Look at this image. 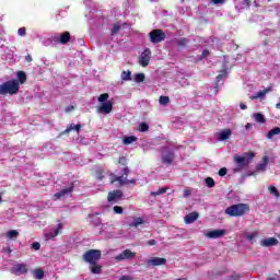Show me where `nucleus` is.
<instances>
[{
    "label": "nucleus",
    "mask_w": 280,
    "mask_h": 280,
    "mask_svg": "<svg viewBox=\"0 0 280 280\" xmlns=\"http://www.w3.org/2000/svg\"><path fill=\"white\" fill-rule=\"evenodd\" d=\"M110 229V225L108 223H105L102 225L101 231H108Z\"/></svg>",
    "instance_id": "3c124183"
},
{
    "label": "nucleus",
    "mask_w": 280,
    "mask_h": 280,
    "mask_svg": "<svg viewBox=\"0 0 280 280\" xmlns=\"http://www.w3.org/2000/svg\"><path fill=\"white\" fill-rule=\"evenodd\" d=\"M211 1L214 5H220V4L222 5V4L226 3V0H211Z\"/></svg>",
    "instance_id": "49530a36"
},
{
    "label": "nucleus",
    "mask_w": 280,
    "mask_h": 280,
    "mask_svg": "<svg viewBox=\"0 0 280 280\" xmlns=\"http://www.w3.org/2000/svg\"><path fill=\"white\" fill-rule=\"evenodd\" d=\"M108 97H109L108 93L101 94V95L98 96V102H100L101 104H104V103L108 102Z\"/></svg>",
    "instance_id": "c9c22d12"
},
{
    "label": "nucleus",
    "mask_w": 280,
    "mask_h": 280,
    "mask_svg": "<svg viewBox=\"0 0 280 280\" xmlns=\"http://www.w3.org/2000/svg\"><path fill=\"white\" fill-rule=\"evenodd\" d=\"M163 163H166V165L172 164V161H174V152H166L162 155Z\"/></svg>",
    "instance_id": "412c9836"
},
{
    "label": "nucleus",
    "mask_w": 280,
    "mask_h": 280,
    "mask_svg": "<svg viewBox=\"0 0 280 280\" xmlns=\"http://www.w3.org/2000/svg\"><path fill=\"white\" fill-rule=\"evenodd\" d=\"M18 79L20 80V84H24L25 80H27V75L23 71L18 72Z\"/></svg>",
    "instance_id": "72a5a7b5"
},
{
    "label": "nucleus",
    "mask_w": 280,
    "mask_h": 280,
    "mask_svg": "<svg viewBox=\"0 0 280 280\" xmlns=\"http://www.w3.org/2000/svg\"><path fill=\"white\" fill-rule=\"evenodd\" d=\"M121 196H124V192L121 190H114L108 194L107 200L108 202H117L121 200Z\"/></svg>",
    "instance_id": "2eb2a0df"
},
{
    "label": "nucleus",
    "mask_w": 280,
    "mask_h": 280,
    "mask_svg": "<svg viewBox=\"0 0 280 280\" xmlns=\"http://www.w3.org/2000/svg\"><path fill=\"white\" fill-rule=\"evenodd\" d=\"M149 38L152 43H163L165 40V33L161 30H153L149 33Z\"/></svg>",
    "instance_id": "0eeeda50"
},
{
    "label": "nucleus",
    "mask_w": 280,
    "mask_h": 280,
    "mask_svg": "<svg viewBox=\"0 0 280 280\" xmlns=\"http://www.w3.org/2000/svg\"><path fill=\"white\" fill-rule=\"evenodd\" d=\"M270 93V89H266L262 91L257 92L256 94L250 96V100H261L262 97H266Z\"/></svg>",
    "instance_id": "4be33fe9"
},
{
    "label": "nucleus",
    "mask_w": 280,
    "mask_h": 280,
    "mask_svg": "<svg viewBox=\"0 0 280 280\" xmlns=\"http://www.w3.org/2000/svg\"><path fill=\"white\" fill-rule=\"evenodd\" d=\"M219 176H226V167L220 168Z\"/></svg>",
    "instance_id": "8fccbe9b"
},
{
    "label": "nucleus",
    "mask_w": 280,
    "mask_h": 280,
    "mask_svg": "<svg viewBox=\"0 0 280 280\" xmlns=\"http://www.w3.org/2000/svg\"><path fill=\"white\" fill-rule=\"evenodd\" d=\"M140 224H143V219L142 218H136L133 222L130 224V226H139Z\"/></svg>",
    "instance_id": "ea45409f"
},
{
    "label": "nucleus",
    "mask_w": 280,
    "mask_h": 280,
    "mask_svg": "<svg viewBox=\"0 0 280 280\" xmlns=\"http://www.w3.org/2000/svg\"><path fill=\"white\" fill-rule=\"evenodd\" d=\"M231 135H233L231 129H223L217 133V139L218 141H226V139H231Z\"/></svg>",
    "instance_id": "4468645a"
},
{
    "label": "nucleus",
    "mask_w": 280,
    "mask_h": 280,
    "mask_svg": "<svg viewBox=\"0 0 280 280\" xmlns=\"http://www.w3.org/2000/svg\"><path fill=\"white\" fill-rule=\"evenodd\" d=\"M114 212L118 213V214H121L124 213V208L119 207V206H115L114 207Z\"/></svg>",
    "instance_id": "a18cd8bd"
},
{
    "label": "nucleus",
    "mask_w": 280,
    "mask_h": 280,
    "mask_svg": "<svg viewBox=\"0 0 280 280\" xmlns=\"http://www.w3.org/2000/svg\"><path fill=\"white\" fill-rule=\"evenodd\" d=\"M240 108H241V110H246L247 106L245 103H241Z\"/></svg>",
    "instance_id": "13d9d810"
},
{
    "label": "nucleus",
    "mask_w": 280,
    "mask_h": 280,
    "mask_svg": "<svg viewBox=\"0 0 280 280\" xmlns=\"http://www.w3.org/2000/svg\"><path fill=\"white\" fill-rule=\"evenodd\" d=\"M90 266H91L90 270L93 275H100V272H102V266L97 265V262Z\"/></svg>",
    "instance_id": "cd10ccee"
},
{
    "label": "nucleus",
    "mask_w": 280,
    "mask_h": 280,
    "mask_svg": "<svg viewBox=\"0 0 280 280\" xmlns=\"http://www.w3.org/2000/svg\"><path fill=\"white\" fill-rule=\"evenodd\" d=\"M268 191L271 196H275V198H279V190L275 186H268Z\"/></svg>",
    "instance_id": "c756f323"
},
{
    "label": "nucleus",
    "mask_w": 280,
    "mask_h": 280,
    "mask_svg": "<svg viewBox=\"0 0 280 280\" xmlns=\"http://www.w3.org/2000/svg\"><path fill=\"white\" fill-rule=\"evenodd\" d=\"M268 280H279L278 278H268Z\"/></svg>",
    "instance_id": "338daca9"
},
{
    "label": "nucleus",
    "mask_w": 280,
    "mask_h": 280,
    "mask_svg": "<svg viewBox=\"0 0 280 280\" xmlns=\"http://www.w3.org/2000/svg\"><path fill=\"white\" fill-rule=\"evenodd\" d=\"M206 185L209 188L215 187V180H213V178H211V177H208V178H206Z\"/></svg>",
    "instance_id": "a19ab883"
},
{
    "label": "nucleus",
    "mask_w": 280,
    "mask_h": 280,
    "mask_svg": "<svg viewBox=\"0 0 280 280\" xmlns=\"http://www.w3.org/2000/svg\"><path fill=\"white\" fill-rule=\"evenodd\" d=\"M278 222H280V217L278 218Z\"/></svg>",
    "instance_id": "774afa93"
},
{
    "label": "nucleus",
    "mask_w": 280,
    "mask_h": 280,
    "mask_svg": "<svg viewBox=\"0 0 280 280\" xmlns=\"http://www.w3.org/2000/svg\"><path fill=\"white\" fill-rule=\"evenodd\" d=\"M224 235H226V230H213L206 233L208 240H220V237H224Z\"/></svg>",
    "instance_id": "f8f14e48"
},
{
    "label": "nucleus",
    "mask_w": 280,
    "mask_h": 280,
    "mask_svg": "<svg viewBox=\"0 0 280 280\" xmlns=\"http://www.w3.org/2000/svg\"><path fill=\"white\" fill-rule=\"evenodd\" d=\"M232 280H240V275H237V273H236V275H233V276H232Z\"/></svg>",
    "instance_id": "052dcab7"
},
{
    "label": "nucleus",
    "mask_w": 280,
    "mask_h": 280,
    "mask_svg": "<svg viewBox=\"0 0 280 280\" xmlns=\"http://www.w3.org/2000/svg\"><path fill=\"white\" fill-rule=\"evenodd\" d=\"M137 254L130 249H125L122 253L115 257L116 261H128L130 259H135Z\"/></svg>",
    "instance_id": "1a4fd4ad"
},
{
    "label": "nucleus",
    "mask_w": 280,
    "mask_h": 280,
    "mask_svg": "<svg viewBox=\"0 0 280 280\" xmlns=\"http://www.w3.org/2000/svg\"><path fill=\"white\" fill-rule=\"evenodd\" d=\"M135 141H137V137L130 136V137H125L122 140V143L125 145H130V143H135Z\"/></svg>",
    "instance_id": "c85d7f7f"
},
{
    "label": "nucleus",
    "mask_w": 280,
    "mask_h": 280,
    "mask_svg": "<svg viewBox=\"0 0 280 280\" xmlns=\"http://www.w3.org/2000/svg\"><path fill=\"white\" fill-rule=\"evenodd\" d=\"M119 163H126V158H120Z\"/></svg>",
    "instance_id": "e2e57ef3"
},
{
    "label": "nucleus",
    "mask_w": 280,
    "mask_h": 280,
    "mask_svg": "<svg viewBox=\"0 0 280 280\" xmlns=\"http://www.w3.org/2000/svg\"><path fill=\"white\" fill-rule=\"evenodd\" d=\"M71 194H73V184H70L68 188H63L59 192L55 194V199L60 200V198H69Z\"/></svg>",
    "instance_id": "9b49d317"
},
{
    "label": "nucleus",
    "mask_w": 280,
    "mask_h": 280,
    "mask_svg": "<svg viewBox=\"0 0 280 280\" xmlns=\"http://www.w3.org/2000/svg\"><path fill=\"white\" fill-rule=\"evenodd\" d=\"M279 244V241L275 237H267L260 241V246L264 248H270V246H277Z\"/></svg>",
    "instance_id": "ddd939ff"
},
{
    "label": "nucleus",
    "mask_w": 280,
    "mask_h": 280,
    "mask_svg": "<svg viewBox=\"0 0 280 280\" xmlns=\"http://www.w3.org/2000/svg\"><path fill=\"white\" fill-rule=\"evenodd\" d=\"M255 237H257V232L246 234V240H248L249 242H253V240H255Z\"/></svg>",
    "instance_id": "37998d69"
},
{
    "label": "nucleus",
    "mask_w": 280,
    "mask_h": 280,
    "mask_svg": "<svg viewBox=\"0 0 280 280\" xmlns=\"http://www.w3.org/2000/svg\"><path fill=\"white\" fill-rule=\"evenodd\" d=\"M84 1V3H85V5H91V0H83Z\"/></svg>",
    "instance_id": "69168bd1"
},
{
    "label": "nucleus",
    "mask_w": 280,
    "mask_h": 280,
    "mask_svg": "<svg viewBox=\"0 0 280 280\" xmlns=\"http://www.w3.org/2000/svg\"><path fill=\"white\" fill-rule=\"evenodd\" d=\"M159 102L161 106H167L170 104V96H160Z\"/></svg>",
    "instance_id": "f704fd0d"
},
{
    "label": "nucleus",
    "mask_w": 280,
    "mask_h": 280,
    "mask_svg": "<svg viewBox=\"0 0 280 280\" xmlns=\"http://www.w3.org/2000/svg\"><path fill=\"white\" fill-rule=\"evenodd\" d=\"M122 174H124V176H128V174H130V170L128 167H125L122 170Z\"/></svg>",
    "instance_id": "864d4df0"
},
{
    "label": "nucleus",
    "mask_w": 280,
    "mask_h": 280,
    "mask_svg": "<svg viewBox=\"0 0 280 280\" xmlns=\"http://www.w3.org/2000/svg\"><path fill=\"white\" fill-rule=\"evenodd\" d=\"M209 56V50H203L201 54V58H207Z\"/></svg>",
    "instance_id": "6e6d98bb"
},
{
    "label": "nucleus",
    "mask_w": 280,
    "mask_h": 280,
    "mask_svg": "<svg viewBox=\"0 0 280 280\" xmlns=\"http://www.w3.org/2000/svg\"><path fill=\"white\" fill-rule=\"evenodd\" d=\"M96 113L100 115H110V113H113V102L107 101L105 103H101V105L96 107Z\"/></svg>",
    "instance_id": "6e6552de"
},
{
    "label": "nucleus",
    "mask_w": 280,
    "mask_h": 280,
    "mask_svg": "<svg viewBox=\"0 0 280 280\" xmlns=\"http://www.w3.org/2000/svg\"><path fill=\"white\" fill-rule=\"evenodd\" d=\"M150 58H152V51L150 50V48H147L140 56L139 62L141 67H148L150 65Z\"/></svg>",
    "instance_id": "9d476101"
},
{
    "label": "nucleus",
    "mask_w": 280,
    "mask_h": 280,
    "mask_svg": "<svg viewBox=\"0 0 280 280\" xmlns=\"http://www.w3.org/2000/svg\"><path fill=\"white\" fill-rule=\"evenodd\" d=\"M25 60H26V62H32V55H27V56L25 57Z\"/></svg>",
    "instance_id": "bf43d9fd"
},
{
    "label": "nucleus",
    "mask_w": 280,
    "mask_h": 280,
    "mask_svg": "<svg viewBox=\"0 0 280 280\" xmlns=\"http://www.w3.org/2000/svg\"><path fill=\"white\" fill-rule=\"evenodd\" d=\"M253 118L257 124H266V116L261 113L253 114Z\"/></svg>",
    "instance_id": "5701e85b"
},
{
    "label": "nucleus",
    "mask_w": 280,
    "mask_h": 280,
    "mask_svg": "<svg viewBox=\"0 0 280 280\" xmlns=\"http://www.w3.org/2000/svg\"><path fill=\"white\" fill-rule=\"evenodd\" d=\"M187 43H189V40L185 37L177 39L178 47H186Z\"/></svg>",
    "instance_id": "58836bf2"
},
{
    "label": "nucleus",
    "mask_w": 280,
    "mask_h": 280,
    "mask_svg": "<svg viewBox=\"0 0 280 280\" xmlns=\"http://www.w3.org/2000/svg\"><path fill=\"white\" fill-rule=\"evenodd\" d=\"M102 258V252L100 249H90L83 255L84 261L90 265H95Z\"/></svg>",
    "instance_id": "20e7f679"
},
{
    "label": "nucleus",
    "mask_w": 280,
    "mask_h": 280,
    "mask_svg": "<svg viewBox=\"0 0 280 280\" xmlns=\"http://www.w3.org/2000/svg\"><path fill=\"white\" fill-rule=\"evenodd\" d=\"M119 280H130V277H128V276H122Z\"/></svg>",
    "instance_id": "680f3d73"
},
{
    "label": "nucleus",
    "mask_w": 280,
    "mask_h": 280,
    "mask_svg": "<svg viewBox=\"0 0 280 280\" xmlns=\"http://www.w3.org/2000/svg\"><path fill=\"white\" fill-rule=\"evenodd\" d=\"M145 80V74L143 73H137L133 77V81L137 83L143 82Z\"/></svg>",
    "instance_id": "473e14b6"
},
{
    "label": "nucleus",
    "mask_w": 280,
    "mask_h": 280,
    "mask_svg": "<svg viewBox=\"0 0 280 280\" xmlns=\"http://www.w3.org/2000/svg\"><path fill=\"white\" fill-rule=\"evenodd\" d=\"M149 129H150V126H148V124L145 122L140 124V127H139L140 132H148Z\"/></svg>",
    "instance_id": "79ce46f5"
},
{
    "label": "nucleus",
    "mask_w": 280,
    "mask_h": 280,
    "mask_svg": "<svg viewBox=\"0 0 280 280\" xmlns=\"http://www.w3.org/2000/svg\"><path fill=\"white\" fill-rule=\"evenodd\" d=\"M226 78V72H223L217 77V81L220 82L221 80H224Z\"/></svg>",
    "instance_id": "09e8293b"
},
{
    "label": "nucleus",
    "mask_w": 280,
    "mask_h": 280,
    "mask_svg": "<svg viewBox=\"0 0 280 280\" xmlns=\"http://www.w3.org/2000/svg\"><path fill=\"white\" fill-rule=\"evenodd\" d=\"M184 220L186 224H194L198 220V212H190Z\"/></svg>",
    "instance_id": "6ab92c4d"
},
{
    "label": "nucleus",
    "mask_w": 280,
    "mask_h": 280,
    "mask_svg": "<svg viewBox=\"0 0 280 280\" xmlns=\"http://www.w3.org/2000/svg\"><path fill=\"white\" fill-rule=\"evenodd\" d=\"M69 40H71V34L69 32L56 34L50 38V43H59L60 45H67Z\"/></svg>",
    "instance_id": "423d86ee"
},
{
    "label": "nucleus",
    "mask_w": 280,
    "mask_h": 280,
    "mask_svg": "<svg viewBox=\"0 0 280 280\" xmlns=\"http://www.w3.org/2000/svg\"><path fill=\"white\" fill-rule=\"evenodd\" d=\"M249 211L250 206H248V203H237L225 209V213L230 215V218H242V215H246Z\"/></svg>",
    "instance_id": "f257e3e1"
},
{
    "label": "nucleus",
    "mask_w": 280,
    "mask_h": 280,
    "mask_svg": "<svg viewBox=\"0 0 280 280\" xmlns=\"http://www.w3.org/2000/svg\"><path fill=\"white\" fill-rule=\"evenodd\" d=\"M167 260L165 258L154 257L148 260V266H165Z\"/></svg>",
    "instance_id": "f3484780"
},
{
    "label": "nucleus",
    "mask_w": 280,
    "mask_h": 280,
    "mask_svg": "<svg viewBox=\"0 0 280 280\" xmlns=\"http://www.w3.org/2000/svg\"><path fill=\"white\" fill-rule=\"evenodd\" d=\"M18 34H19V36H25V34H26L25 27L19 28V30H18Z\"/></svg>",
    "instance_id": "de8ad7c7"
},
{
    "label": "nucleus",
    "mask_w": 280,
    "mask_h": 280,
    "mask_svg": "<svg viewBox=\"0 0 280 280\" xmlns=\"http://www.w3.org/2000/svg\"><path fill=\"white\" fill-rule=\"evenodd\" d=\"M66 110L67 113H71V110H73V106L68 107Z\"/></svg>",
    "instance_id": "0e129e2a"
},
{
    "label": "nucleus",
    "mask_w": 280,
    "mask_h": 280,
    "mask_svg": "<svg viewBox=\"0 0 280 280\" xmlns=\"http://www.w3.org/2000/svg\"><path fill=\"white\" fill-rule=\"evenodd\" d=\"M166 191H167V188H160L156 191H152L151 196H163V194H166Z\"/></svg>",
    "instance_id": "4c0bfd02"
},
{
    "label": "nucleus",
    "mask_w": 280,
    "mask_h": 280,
    "mask_svg": "<svg viewBox=\"0 0 280 280\" xmlns=\"http://www.w3.org/2000/svg\"><path fill=\"white\" fill-rule=\"evenodd\" d=\"M21 85L19 80H11L0 85V95H16Z\"/></svg>",
    "instance_id": "7ed1b4c3"
},
{
    "label": "nucleus",
    "mask_w": 280,
    "mask_h": 280,
    "mask_svg": "<svg viewBox=\"0 0 280 280\" xmlns=\"http://www.w3.org/2000/svg\"><path fill=\"white\" fill-rule=\"evenodd\" d=\"M253 159H255V153L253 152L245 153L244 156L235 155L234 163H236V167L234 168V173L237 174V172H242L244 167H248Z\"/></svg>",
    "instance_id": "f03ea898"
},
{
    "label": "nucleus",
    "mask_w": 280,
    "mask_h": 280,
    "mask_svg": "<svg viewBox=\"0 0 280 280\" xmlns=\"http://www.w3.org/2000/svg\"><path fill=\"white\" fill-rule=\"evenodd\" d=\"M89 219L90 223L93 224L94 226H100V224H102V219H100V217L97 215L90 214Z\"/></svg>",
    "instance_id": "393cba45"
},
{
    "label": "nucleus",
    "mask_w": 280,
    "mask_h": 280,
    "mask_svg": "<svg viewBox=\"0 0 280 280\" xmlns=\"http://www.w3.org/2000/svg\"><path fill=\"white\" fill-rule=\"evenodd\" d=\"M149 246H155L156 245V241L155 240H150L148 242Z\"/></svg>",
    "instance_id": "4d7b16f0"
},
{
    "label": "nucleus",
    "mask_w": 280,
    "mask_h": 280,
    "mask_svg": "<svg viewBox=\"0 0 280 280\" xmlns=\"http://www.w3.org/2000/svg\"><path fill=\"white\" fill-rule=\"evenodd\" d=\"M252 128H253V124L247 122V124L245 125V130H250Z\"/></svg>",
    "instance_id": "5fc2aeb1"
},
{
    "label": "nucleus",
    "mask_w": 280,
    "mask_h": 280,
    "mask_svg": "<svg viewBox=\"0 0 280 280\" xmlns=\"http://www.w3.org/2000/svg\"><path fill=\"white\" fill-rule=\"evenodd\" d=\"M82 128V126L79 124V125H70L69 128H67L65 130V133H69L70 130H75L77 132H80V129Z\"/></svg>",
    "instance_id": "2f4dec72"
},
{
    "label": "nucleus",
    "mask_w": 280,
    "mask_h": 280,
    "mask_svg": "<svg viewBox=\"0 0 280 280\" xmlns=\"http://www.w3.org/2000/svg\"><path fill=\"white\" fill-rule=\"evenodd\" d=\"M279 133H280V128L279 127H275L273 129L268 131V133L266 135V138L267 139H272L273 137H276Z\"/></svg>",
    "instance_id": "bb28decb"
},
{
    "label": "nucleus",
    "mask_w": 280,
    "mask_h": 280,
    "mask_svg": "<svg viewBox=\"0 0 280 280\" xmlns=\"http://www.w3.org/2000/svg\"><path fill=\"white\" fill-rule=\"evenodd\" d=\"M268 161H269L268 156L265 155V156L262 158L261 163H259V164L256 166L257 172H266V167H268Z\"/></svg>",
    "instance_id": "aec40b11"
},
{
    "label": "nucleus",
    "mask_w": 280,
    "mask_h": 280,
    "mask_svg": "<svg viewBox=\"0 0 280 280\" xmlns=\"http://www.w3.org/2000/svg\"><path fill=\"white\" fill-rule=\"evenodd\" d=\"M62 229H65L62 223L55 225L49 232L44 234L45 241L49 242L56 240V237L62 233Z\"/></svg>",
    "instance_id": "39448f33"
},
{
    "label": "nucleus",
    "mask_w": 280,
    "mask_h": 280,
    "mask_svg": "<svg viewBox=\"0 0 280 280\" xmlns=\"http://www.w3.org/2000/svg\"><path fill=\"white\" fill-rule=\"evenodd\" d=\"M43 277H45V271H43L42 269H36L34 271V279L40 280L43 279Z\"/></svg>",
    "instance_id": "7c9ffc66"
},
{
    "label": "nucleus",
    "mask_w": 280,
    "mask_h": 280,
    "mask_svg": "<svg viewBox=\"0 0 280 280\" xmlns=\"http://www.w3.org/2000/svg\"><path fill=\"white\" fill-rule=\"evenodd\" d=\"M33 250H40V243L34 242L31 246Z\"/></svg>",
    "instance_id": "c03bdc74"
},
{
    "label": "nucleus",
    "mask_w": 280,
    "mask_h": 280,
    "mask_svg": "<svg viewBox=\"0 0 280 280\" xmlns=\"http://www.w3.org/2000/svg\"><path fill=\"white\" fill-rule=\"evenodd\" d=\"M120 78L122 82H130V80H132V72H130V70L122 71Z\"/></svg>",
    "instance_id": "b1692460"
},
{
    "label": "nucleus",
    "mask_w": 280,
    "mask_h": 280,
    "mask_svg": "<svg viewBox=\"0 0 280 280\" xmlns=\"http://www.w3.org/2000/svg\"><path fill=\"white\" fill-rule=\"evenodd\" d=\"M119 30H121V24H119V23L114 24V26L112 28V36H115V34H119Z\"/></svg>",
    "instance_id": "e433bc0d"
},
{
    "label": "nucleus",
    "mask_w": 280,
    "mask_h": 280,
    "mask_svg": "<svg viewBox=\"0 0 280 280\" xmlns=\"http://www.w3.org/2000/svg\"><path fill=\"white\" fill-rule=\"evenodd\" d=\"M7 240H16L19 237V231L16 230H10L5 233Z\"/></svg>",
    "instance_id": "a878e982"
},
{
    "label": "nucleus",
    "mask_w": 280,
    "mask_h": 280,
    "mask_svg": "<svg viewBox=\"0 0 280 280\" xmlns=\"http://www.w3.org/2000/svg\"><path fill=\"white\" fill-rule=\"evenodd\" d=\"M11 272L18 276L25 275V272H27V266L18 264L11 269Z\"/></svg>",
    "instance_id": "dca6fc26"
},
{
    "label": "nucleus",
    "mask_w": 280,
    "mask_h": 280,
    "mask_svg": "<svg viewBox=\"0 0 280 280\" xmlns=\"http://www.w3.org/2000/svg\"><path fill=\"white\" fill-rule=\"evenodd\" d=\"M189 196H191V190L189 189L184 190V198H187Z\"/></svg>",
    "instance_id": "603ef678"
},
{
    "label": "nucleus",
    "mask_w": 280,
    "mask_h": 280,
    "mask_svg": "<svg viewBox=\"0 0 280 280\" xmlns=\"http://www.w3.org/2000/svg\"><path fill=\"white\" fill-rule=\"evenodd\" d=\"M115 180H117L119 185H135V183H137V179H128V177H124V175L116 177Z\"/></svg>",
    "instance_id": "a211bd4d"
}]
</instances>
